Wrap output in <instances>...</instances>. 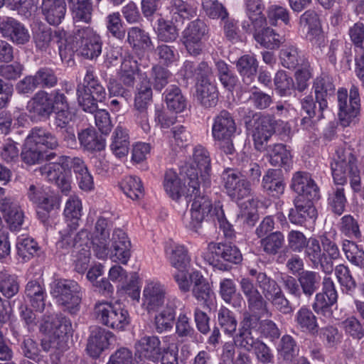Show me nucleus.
<instances>
[{
    "instance_id": "obj_10",
    "label": "nucleus",
    "mask_w": 364,
    "mask_h": 364,
    "mask_svg": "<svg viewBox=\"0 0 364 364\" xmlns=\"http://www.w3.org/2000/svg\"><path fill=\"white\" fill-rule=\"evenodd\" d=\"M209 38V28L205 21L196 18L191 21L182 32L181 42L188 53L193 56L200 55L203 41Z\"/></svg>"
},
{
    "instance_id": "obj_47",
    "label": "nucleus",
    "mask_w": 364,
    "mask_h": 364,
    "mask_svg": "<svg viewBox=\"0 0 364 364\" xmlns=\"http://www.w3.org/2000/svg\"><path fill=\"white\" fill-rule=\"evenodd\" d=\"M61 34L57 31L53 32L51 28L38 27L33 34V41L36 47L41 50L46 51L50 48H53L59 41Z\"/></svg>"
},
{
    "instance_id": "obj_63",
    "label": "nucleus",
    "mask_w": 364,
    "mask_h": 364,
    "mask_svg": "<svg viewBox=\"0 0 364 364\" xmlns=\"http://www.w3.org/2000/svg\"><path fill=\"white\" fill-rule=\"evenodd\" d=\"M218 323L223 333L233 336L237 327V321L235 314L226 307H222L218 312Z\"/></svg>"
},
{
    "instance_id": "obj_59",
    "label": "nucleus",
    "mask_w": 364,
    "mask_h": 364,
    "mask_svg": "<svg viewBox=\"0 0 364 364\" xmlns=\"http://www.w3.org/2000/svg\"><path fill=\"white\" fill-rule=\"evenodd\" d=\"M17 255L23 262H27L38 255L40 247L31 237L18 238L16 242Z\"/></svg>"
},
{
    "instance_id": "obj_38",
    "label": "nucleus",
    "mask_w": 364,
    "mask_h": 364,
    "mask_svg": "<svg viewBox=\"0 0 364 364\" xmlns=\"http://www.w3.org/2000/svg\"><path fill=\"white\" fill-rule=\"evenodd\" d=\"M187 175L184 176V184L182 186L176 171L168 169L166 171L164 187L167 194L173 199L178 200L181 196H188V184L186 183Z\"/></svg>"
},
{
    "instance_id": "obj_25",
    "label": "nucleus",
    "mask_w": 364,
    "mask_h": 364,
    "mask_svg": "<svg viewBox=\"0 0 364 364\" xmlns=\"http://www.w3.org/2000/svg\"><path fill=\"white\" fill-rule=\"evenodd\" d=\"M178 303L179 301L176 297L169 298L164 309L155 315L153 324L158 333H163L172 329Z\"/></svg>"
},
{
    "instance_id": "obj_43",
    "label": "nucleus",
    "mask_w": 364,
    "mask_h": 364,
    "mask_svg": "<svg viewBox=\"0 0 364 364\" xmlns=\"http://www.w3.org/2000/svg\"><path fill=\"white\" fill-rule=\"evenodd\" d=\"M78 140L84 149L90 151H100L105 147V139L93 128H87L78 133Z\"/></svg>"
},
{
    "instance_id": "obj_64",
    "label": "nucleus",
    "mask_w": 364,
    "mask_h": 364,
    "mask_svg": "<svg viewBox=\"0 0 364 364\" xmlns=\"http://www.w3.org/2000/svg\"><path fill=\"white\" fill-rule=\"evenodd\" d=\"M19 291L17 277L10 274L7 270L0 271V292L6 298L10 299Z\"/></svg>"
},
{
    "instance_id": "obj_15",
    "label": "nucleus",
    "mask_w": 364,
    "mask_h": 364,
    "mask_svg": "<svg viewBox=\"0 0 364 364\" xmlns=\"http://www.w3.org/2000/svg\"><path fill=\"white\" fill-rule=\"evenodd\" d=\"M38 171L48 181L55 183L63 193L68 194L71 189V184L65 166L62 163V156L58 158L56 162L48 163L41 166Z\"/></svg>"
},
{
    "instance_id": "obj_28",
    "label": "nucleus",
    "mask_w": 364,
    "mask_h": 364,
    "mask_svg": "<svg viewBox=\"0 0 364 364\" xmlns=\"http://www.w3.org/2000/svg\"><path fill=\"white\" fill-rule=\"evenodd\" d=\"M0 211L11 230H19L23 223L24 214L18 203L11 198L0 201Z\"/></svg>"
},
{
    "instance_id": "obj_39",
    "label": "nucleus",
    "mask_w": 364,
    "mask_h": 364,
    "mask_svg": "<svg viewBox=\"0 0 364 364\" xmlns=\"http://www.w3.org/2000/svg\"><path fill=\"white\" fill-rule=\"evenodd\" d=\"M139 70L138 63L129 53H125L120 68L117 72V77L123 85L133 88L136 82V75Z\"/></svg>"
},
{
    "instance_id": "obj_51",
    "label": "nucleus",
    "mask_w": 364,
    "mask_h": 364,
    "mask_svg": "<svg viewBox=\"0 0 364 364\" xmlns=\"http://www.w3.org/2000/svg\"><path fill=\"white\" fill-rule=\"evenodd\" d=\"M298 23L300 27L307 28L309 37L316 36L321 32V21L320 15L314 9H307L299 18ZM312 41V38H310Z\"/></svg>"
},
{
    "instance_id": "obj_60",
    "label": "nucleus",
    "mask_w": 364,
    "mask_h": 364,
    "mask_svg": "<svg viewBox=\"0 0 364 364\" xmlns=\"http://www.w3.org/2000/svg\"><path fill=\"white\" fill-rule=\"evenodd\" d=\"M319 338L327 348L336 349L342 343L343 333L333 325H327L318 329Z\"/></svg>"
},
{
    "instance_id": "obj_33",
    "label": "nucleus",
    "mask_w": 364,
    "mask_h": 364,
    "mask_svg": "<svg viewBox=\"0 0 364 364\" xmlns=\"http://www.w3.org/2000/svg\"><path fill=\"white\" fill-rule=\"evenodd\" d=\"M322 252L324 254L323 261L326 274H331L334 269V261L341 257V252L336 238L333 236L323 234L320 236Z\"/></svg>"
},
{
    "instance_id": "obj_44",
    "label": "nucleus",
    "mask_w": 364,
    "mask_h": 364,
    "mask_svg": "<svg viewBox=\"0 0 364 364\" xmlns=\"http://www.w3.org/2000/svg\"><path fill=\"white\" fill-rule=\"evenodd\" d=\"M190 279L193 283V296L198 301L207 305L213 294L209 283L198 271L191 273Z\"/></svg>"
},
{
    "instance_id": "obj_57",
    "label": "nucleus",
    "mask_w": 364,
    "mask_h": 364,
    "mask_svg": "<svg viewBox=\"0 0 364 364\" xmlns=\"http://www.w3.org/2000/svg\"><path fill=\"white\" fill-rule=\"evenodd\" d=\"M284 235L280 231L269 233L259 241L261 250L269 256H274L279 253L284 245Z\"/></svg>"
},
{
    "instance_id": "obj_34",
    "label": "nucleus",
    "mask_w": 364,
    "mask_h": 364,
    "mask_svg": "<svg viewBox=\"0 0 364 364\" xmlns=\"http://www.w3.org/2000/svg\"><path fill=\"white\" fill-rule=\"evenodd\" d=\"M251 318H257V327L253 330V335L260 330L261 334L266 338L269 339L271 341H275L281 336V331L277 325L272 320L265 319L261 320V317L257 314H252L248 311H245L242 314V318L240 322L239 328H242V323Z\"/></svg>"
},
{
    "instance_id": "obj_58",
    "label": "nucleus",
    "mask_w": 364,
    "mask_h": 364,
    "mask_svg": "<svg viewBox=\"0 0 364 364\" xmlns=\"http://www.w3.org/2000/svg\"><path fill=\"white\" fill-rule=\"evenodd\" d=\"M175 21L159 18L156 22V33L159 41L164 43L174 42L178 37V29Z\"/></svg>"
},
{
    "instance_id": "obj_18",
    "label": "nucleus",
    "mask_w": 364,
    "mask_h": 364,
    "mask_svg": "<svg viewBox=\"0 0 364 364\" xmlns=\"http://www.w3.org/2000/svg\"><path fill=\"white\" fill-rule=\"evenodd\" d=\"M318 199L304 198L303 196H297L294 200V208L289 210L288 218L290 223L302 225L309 220H315L318 213L313 204V200Z\"/></svg>"
},
{
    "instance_id": "obj_20",
    "label": "nucleus",
    "mask_w": 364,
    "mask_h": 364,
    "mask_svg": "<svg viewBox=\"0 0 364 364\" xmlns=\"http://www.w3.org/2000/svg\"><path fill=\"white\" fill-rule=\"evenodd\" d=\"M276 125L277 121L269 115L262 116L255 122L252 137L257 150L266 149L268 141L275 132Z\"/></svg>"
},
{
    "instance_id": "obj_54",
    "label": "nucleus",
    "mask_w": 364,
    "mask_h": 364,
    "mask_svg": "<svg viewBox=\"0 0 364 364\" xmlns=\"http://www.w3.org/2000/svg\"><path fill=\"white\" fill-rule=\"evenodd\" d=\"M279 358L286 362H292L298 355L299 348L295 338L289 334H284L277 346Z\"/></svg>"
},
{
    "instance_id": "obj_46",
    "label": "nucleus",
    "mask_w": 364,
    "mask_h": 364,
    "mask_svg": "<svg viewBox=\"0 0 364 364\" xmlns=\"http://www.w3.org/2000/svg\"><path fill=\"white\" fill-rule=\"evenodd\" d=\"M236 68L243 82L250 85L255 79L258 69V62L254 55H242L236 62Z\"/></svg>"
},
{
    "instance_id": "obj_2",
    "label": "nucleus",
    "mask_w": 364,
    "mask_h": 364,
    "mask_svg": "<svg viewBox=\"0 0 364 364\" xmlns=\"http://www.w3.org/2000/svg\"><path fill=\"white\" fill-rule=\"evenodd\" d=\"M358 157L350 147H338L336 151L331 170L335 184L343 186L349 180L350 186L355 193L361 191L360 171L358 166Z\"/></svg>"
},
{
    "instance_id": "obj_12",
    "label": "nucleus",
    "mask_w": 364,
    "mask_h": 364,
    "mask_svg": "<svg viewBox=\"0 0 364 364\" xmlns=\"http://www.w3.org/2000/svg\"><path fill=\"white\" fill-rule=\"evenodd\" d=\"M222 183L225 193L233 200H240L251 195L250 181L242 178L240 171L225 168L221 174Z\"/></svg>"
},
{
    "instance_id": "obj_53",
    "label": "nucleus",
    "mask_w": 364,
    "mask_h": 364,
    "mask_svg": "<svg viewBox=\"0 0 364 364\" xmlns=\"http://www.w3.org/2000/svg\"><path fill=\"white\" fill-rule=\"evenodd\" d=\"M41 347L46 352H50L52 364H58L63 353L67 349L66 341L49 334L41 341Z\"/></svg>"
},
{
    "instance_id": "obj_41",
    "label": "nucleus",
    "mask_w": 364,
    "mask_h": 364,
    "mask_svg": "<svg viewBox=\"0 0 364 364\" xmlns=\"http://www.w3.org/2000/svg\"><path fill=\"white\" fill-rule=\"evenodd\" d=\"M25 294L31 306L37 311L42 312L46 306V289L39 282L32 280L27 283Z\"/></svg>"
},
{
    "instance_id": "obj_7",
    "label": "nucleus",
    "mask_w": 364,
    "mask_h": 364,
    "mask_svg": "<svg viewBox=\"0 0 364 364\" xmlns=\"http://www.w3.org/2000/svg\"><path fill=\"white\" fill-rule=\"evenodd\" d=\"M235 132V119L228 111L223 109L214 117L212 136L220 149L225 154H232L235 152L232 137Z\"/></svg>"
},
{
    "instance_id": "obj_30",
    "label": "nucleus",
    "mask_w": 364,
    "mask_h": 364,
    "mask_svg": "<svg viewBox=\"0 0 364 364\" xmlns=\"http://www.w3.org/2000/svg\"><path fill=\"white\" fill-rule=\"evenodd\" d=\"M312 89L321 109H326L328 107V100L335 94L336 91L332 77L324 74L317 77L314 80Z\"/></svg>"
},
{
    "instance_id": "obj_13",
    "label": "nucleus",
    "mask_w": 364,
    "mask_h": 364,
    "mask_svg": "<svg viewBox=\"0 0 364 364\" xmlns=\"http://www.w3.org/2000/svg\"><path fill=\"white\" fill-rule=\"evenodd\" d=\"M74 37L80 54L87 58H97L102 53V41L100 36L90 26L74 31Z\"/></svg>"
},
{
    "instance_id": "obj_22",
    "label": "nucleus",
    "mask_w": 364,
    "mask_h": 364,
    "mask_svg": "<svg viewBox=\"0 0 364 364\" xmlns=\"http://www.w3.org/2000/svg\"><path fill=\"white\" fill-rule=\"evenodd\" d=\"M136 353L141 359L158 363L162 353L161 343L156 336H145L135 343Z\"/></svg>"
},
{
    "instance_id": "obj_11",
    "label": "nucleus",
    "mask_w": 364,
    "mask_h": 364,
    "mask_svg": "<svg viewBox=\"0 0 364 364\" xmlns=\"http://www.w3.org/2000/svg\"><path fill=\"white\" fill-rule=\"evenodd\" d=\"M247 33H252L255 41L262 47L269 50L279 48L283 43V37L274 29L267 26L266 17L256 19L252 25L242 23Z\"/></svg>"
},
{
    "instance_id": "obj_19",
    "label": "nucleus",
    "mask_w": 364,
    "mask_h": 364,
    "mask_svg": "<svg viewBox=\"0 0 364 364\" xmlns=\"http://www.w3.org/2000/svg\"><path fill=\"white\" fill-rule=\"evenodd\" d=\"M53 102L50 94L41 90L28 102L27 110L31 117L38 120H46L54 112Z\"/></svg>"
},
{
    "instance_id": "obj_61",
    "label": "nucleus",
    "mask_w": 364,
    "mask_h": 364,
    "mask_svg": "<svg viewBox=\"0 0 364 364\" xmlns=\"http://www.w3.org/2000/svg\"><path fill=\"white\" fill-rule=\"evenodd\" d=\"M70 6L71 14L75 22L90 23L92 21V2L74 1Z\"/></svg>"
},
{
    "instance_id": "obj_42",
    "label": "nucleus",
    "mask_w": 364,
    "mask_h": 364,
    "mask_svg": "<svg viewBox=\"0 0 364 364\" xmlns=\"http://www.w3.org/2000/svg\"><path fill=\"white\" fill-rule=\"evenodd\" d=\"M317 238L311 237L309 241L304 250V256L306 261L310 262L314 268H319L326 274V268L323 261L324 254L322 252L321 244Z\"/></svg>"
},
{
    "instance_id": "obj_27",
    "label": "nucleus",
    "mask_w": 364,
    "mask_h": 364,
    "mask_svg": "<svg viewBox=\"0 0 364 364\" xmlns=\"http://www.w3.org/2000/svg\"><path fill=\"white\" fill-rule=\"evenodd\" d=\"M44 323L42 328L48 334H51L58 338L65 341L66 335L72 331V323L68 317L62 314L43 316Z\"/></svg>"
},
{
    "instance_id": "obj_45",
    "label": "nucleus",
    "mask_w": 364,
    "mask_h": 364,
    "mask_svg": "<svg viewBox=\"0 0 364 364\" xmlns=\"http://www.w3.org/2000/svg\"><path fill=\"white\" fill-rule=\"evenodd\" d=\"M298 282L301 287V293L306 297H311L320 288L321 277L318 272L303 270L298 275Z\"/></svg>"
},
{
    "instance_id": "obj_55",
    "label": "nucleus",
    "mask_w": 364,
    "mask_h": 364,
    "mask_svg": "<svg viewBox=\"0 0 364 364\" xmlns=\"http://www.w3.org/2000/svg\"><path fill=\"white\" fill-rule=\"evenodd\" d=\"M301 51L295 44H285L279 51V60L283 67L295 69L302 61Z\"/></svg>"
},
{
    "instance_id": "obj_16",
    "label": "nucleus",
    "mask_w": 364,
    "mask_h": 364,
    "mask_svg": "<svg viewBox=\"0 0 364 364\" xmlns=\"http://www.w3.org/2000/svg\"><path fill=\"white\" fill-rule=\"evenodd\" d=\"M190 168H194L198 173V181L201 183L203 188H209L211 183L210 172L211 164L210 157L208 150L201 145H197L193 150V164L185 167L184 173Z\"/></svg>"
},
{
    "instance_id": "obj_40",
    "label": "nucleus",
    "mask_w": 364,
    "mask_h": 364,
    "mask_svg": "<svg viewBox=\"0 0 364 364\" xmlns=\"http://www.w3.org/2000/svg\"><path fill=\"white\" fill-rule=\"evenodd\" d=\"M165 252L172 267L177 269L188 267L191 258L183 245L173 242L168 243L165 247Z\"/></svg>"
},
{
    "instance_id": "obj_3",
    "label": "nucleus",
    "mask_w": 364,
    "mask_h": 364,
    "mask_svg": "<svg viewBox=\"0 0 364 364\" xmlns=\"http://www.w3.org/2000/svg\"><path fill=\"white\" fill-rule=\"evenodd\" d=\"M187 179L186 183L188 184V196L193 197V202L191 208V220L187 227L198 232L202 228V223L207 218L210 217L215 223V215H214V206L208 196L201 194L200 191V185L201 183L198 181V173L194 168H190L186 171Z\"/></svg>"
},
{
    "instance_id": "obj_36",
    "label": "nucleus",
    "mask_w": 364,
    "mask_h": 364,
    "mask_svg": "<svg viewBox=\"0 0 364 364\" xmlns=\"http://www.w3.org/2000/svg\"><path fill=\"white\" fill-rule=\"evenodd\" d=\"M41 11L49 24L57 26L65 18L66 4L63 0H42Z\"/></svg>"
},
{
    "instance_id": "obj_5",
    "label": "nucleus",
    "mask_w": 364,
    "mask_h": 364,
    "mask_svg": "<svg viewBox=\"0 0 364 364\" xmlns=\"http://www.w3.org/2000/svg\"><path fill=\"white\" fill-rule=\"evenodd\" d=\"M79 105L85 112L93 113L97 109V102L106 98V90L95 75L92 68H87L83 82L77 86Z\"/></svg>"
},
{
    "instance_id": "obj_49",
    "label": "nucleus",
    "mask_w": 364,
    "mask_h": 364,
    "mask_svg": "<svg viewBox=\"0 0 364 364\" xmlns=\"http://www.w3.org/2000/svg\"><path fill=\"white\" fill-rule=\"evenodd\" d=\"M268 153L269 162L273 166L289 167L291 161V156L286 145L274 144L266 146Z\"/></svg>"
},
{
    "instance_id": "obj_14",
    "label": "nucleus",
    "mask_w": 364,
    "mask_h": 364,
    "mask_svg": "<svg viewBox=\"0 0 364 364\" xmlns=\"http://www.w3.org/2000/svg\"><path fill=\"white\" fill-rule=\"evenodd\" d=\"M322 284V291L315 295L311 307L318 315L330 318L333 314L331 307L338 300V293L331 278L324 277Z\"/></svg>"
},
{
    "instance_id": "obj_6",
    "label": "nucleus",
    "mask_w": 364,
    "mask_h": 364,
    "mask_svg": "<svg viewBox=\"0 0 364 364\" xmlns=\"http://www.w3.org/2000/svg\"><path fill=\"white\" fill-rule=\"evenodd\" d=\"M52 294L63 311L70 315H77L80 310L82 301L81 287L74 280H57L53 287Z\"/></svg>"
},
{
    "instance_id": "obj_1",
    "label": "nucleus",
    "mask_w": 364,
    "mask_h": 364,
    "mask_svg": "<svg viewBox=\"0 0 364 364\" xmlns=\"http://www.w3.org/2000/svg\"><path fill=\"white\" fill-rule=\"evenodd\" d=\"M112 222L100 217L95 223L92 236V248L96 257L104 259L110 254L115 262L126 264L131 257V242L127 233L120 228L114 229L110 238Z\"/></svg>"
},
{
    "instance_id": "obj_62",
    "label": "nucleus",
    "mask_w": 364,
    "mask_h": 364,
    "mask_svg": "<svg viewBox=\"0 0 364 364\" xmlns=\"http://www.w3.org/2000/svg\"><path fill=\"white\" fill-rule=\"evenodd\" d=\"M165 101L168 108L176 112H181L186 107V101L181 89L171 85L165 92Z\"/></svg>"
},
{
    "instance_id": "obj_37",
    "label": "nucleus",
    "mask_w": 364,
    "mask_h": 364,
    "mask_svg": "<svg viewBox=\"0 0 364 364\" xmlns=\"http://www.w3.org/2000/svg\"><path fill=\"white\" fill-rule=\"evenodd\" d=\"M262 186L264 192L272 197H279L284 193L285 183L279 169H269L264 175Z\"/></svg>"
},
{
    "instance_id": "obj_56",
    "label": "nucleus",
    "mask_w": 364,
    "mask_h": 364,
    "mask_svg": "<svg viewBox=\"0 0 364 364\" xmlns=\"http://www.w3.org/2000/svg\"><path fill=\"white\" fill-rule=\"evenodd\" d=\"M127 42L134 49L151 50L154 46L149 34L139 27H132L128 31Z\"/></svg>"
},
{
    "instance_id": "obj_24",
    "label": "nucleus",
    "mask_w": 364,
    "mask_h": 364,
    "mask_svg": "<svg viewBox=\"0 0 364 364\" xmlns=\"http://www.w3.org/2000/svg\"><path fill=\"white\" fill-rule=\"evenodd\" d=\"M1 35L16 45H24L30 40L28 29L12 17H3Z\"/></svg>"
},
{
    "instance_id": "obj_21",
    "label": "nucleus",
    "mask_w": 364,
    "mask_h": 364,
    "mask_svg": "<svg viewBox=\"0 0 364 364\" xmlns=\"http://www.w3.org/2000/svg\"><path fill=\"white\" fill-rule=\"evenodd\" d=\"M166 294L164 284L157 282L148 283L143 291L144 308L149 313L157 311L164 304Z\"/></svg>"
},
{
    "instance_id": "obj_29",
    "label": "nucleus",
    "mask_w": 364,
    "mask_h": 364,
    "mask_svg": "<svg viewBox=\"0 0 364 364\" xmlns=\"http://www.w3.org/2000/svg\"><path fill=\"white\" fill-rule=\"evenodd\" d=\"M25 141L43 150V149L54 150L59 146L57 137L43 127H33Z\"/></svg>"
},
{
    "instance_id": "obj_50",
    "label": "nucleus",
    "mask_w": 364,
    "mask_h": 364,
    "mask_svg": "<svg viewBox=\"0 0 364 364\" xmlns=\"http://www.w3.org/2000/svg\"><path fill=\"white\" fill-rule=\"evenodd\" d=\"M129 136L127 130L121 126L117 127L112 134L110 149L118 158L125 156L129 150Z\"/></svg>"
},
{
    "instance_id": "obj_17",
    "label": "nucleus",
    "mask_w": 364,
    "mask_h": 364,
    "mask_svg": "<svg viewBox=\"0 0 364 364\" xmlns=\"http://www.w3.org/2000/svg\"><path fill=\"white\" fill-rule=\"evenodd\" d=\"M338 117L341 126L343 127L355 124L359 120L360 107L348 101L346 88L341 87L337 91Z\"/></svg>"
},
{
    "instance_id": "obj_23",
    "label": "nucleus",
    "mask_w": 364,
    "mask_h": 364,
    "mask_svg": "<svg viewBox=\"0 0 364 364\" xmlns=\"http://www.w3.org/2000/svg\"><path fill=\"white\" fill-rule=\"evenodd\" d=\"M292 189L304 198L319 199V188L307 172L297 171L292 178Z\"/></svg>"
},
{
    "instance_id": "obj_4",
    "label": "nucleus",
    "mask_w": 364,
    "mask_h": 364,
    "mask_svg": "<svg viewBox=\"0 0 364 364\" xmlns=\"http://www.w3.org/2000/svg\"><path fill=\"white\" fill-rule=\"evenodd\" d=\"M257 327V320L251 318L242 323V328H238V333L234 337L235 343L247 351H253L257 360L262 364L273 362L274 355L270 348L253 335V330Z\"/></svg>"
},
{
    "instance_id": "obj_48",
    "label": "nucleus",
    "mask_w": 364,
    "mask_h": 364,
    "mask_svg": "<svg viewBox=\"0 0 364 364\" xmlns=\"http://www.w3.org/2000/svg\"><path fill=\"white\" fill-rule=\"evenodd\" d=\"M82 202L78 196H70L65 203L64 215L67 221L68 228L77 230L79 220L82 215Z\"/></svg>"
},
{
    "instance_id": "obj_26",
    "label": "nucleus",
    "mask_w": 364,
    "mask_h": 364,
    "mask_svg": "<svg viewBox=\"0 0 364 364\" xmlns=\"http://www.w3.org/2000/svg\"><path fill=\"white\" fill-rule=\"evenodd\" d=\"M114 334L105 328L94 326L91 328L88 338L87 350L92 358H97L102 352L108 348L109 339Z\"/></svg>"
},
{
    "instance_id": "obj_35",
    "label": "nucleus",
    "mask_w": 364,
    "mask_h": 364,
    "mask_svg": "<svg viewBox=\"0 0 364 364\" xmlns=\"http://www.w3.org/2000/svg\"><path fill=\"white\" fill-rule=\"evenodd\" d=\"M294 322L301 332L310 335H316L318 333L319 325L318 318L314 311L309 307L301 306L294 315Z\"/></svg>"
},
{
    "instance_id": "obj_31",
    "label": "nucleus",
    "mask_w": 364,
    "mask_h": 364,
    "mask_svg": "<svg viewBox=\"0 0 364 364\" xmlns=\"http://www.w3.org/2000/svg\"><path fill=\"white\" fill-rule=\"evenodd\" d=\"M181 74L184 80L195 78L198 83L210 82L213 77L212 69L205 61L196 64L193 61L186 60L181 69Z\"/></svg>"
},
{
    "instance_id": "obj_52",
    "label": "nucleus",
    "mask_w": 364,
    "mask_h": 364,
    "mask_svg": "<svg viewBox=\"0 0 364 364\" xmlns=\"http://www.w3.org/2000/svg\"><path fill=\"white\" fill-rule=\"evenodd\" d=\"M196 95L198 100L204 107H213L218 103V91L216 85L211 82L197 83Z\"/></svg>"
},
{
    "instance_id": "obj_9",
    "label": "nucleus",
    "mask_w": 364,
    "mask_h": 364,
    "mask_svg": "<svg viewBox=\"0 0 364 364\" xmlns=\"http://www.w3.org/2000/svg\"><path fill=\"white\" fill-rule=\"evenodd\" d=\"M208 251L213 255L212 257L209 254L204 255L210 264L217 267L219 269L226 271L230 267L223 264L222 261L230 264H237L242 260V256L239 248L230 242H209L208 245Z\"/></svg>"
},
{
    "instance_id": "obj_32",
    "label": "nucleus",
    "mask_w": 364,
    "mask_h": 364,
    "mask_svg": "<svg viewBox=\"0 0 364 364\" xmlns=\"http://www.w3.org/2000/svg\"><path fill=\"white\" fill-rule=\"evenodd\" d=\"M167 10L172 21L181 23L196 17L198 11L194 4L183 0H170Z\"/></svg>"
},
{
    "instance_id": "obj_8",
    "label": "nucleus",
    "mask_w": 364,
    "mask_h": 364,
    "mask_svg": "<svg viewBox=\"0 0 364 364\" xmlns=\"http://www.w3.org/2000/svg\"><path fill=\"white\" fill-rule=\"evenodd\" d=\"M95 311L103 325L116 331L125 330L131 321L128 311L119 303H97Z\"/></svg>"
}]
</instances>
